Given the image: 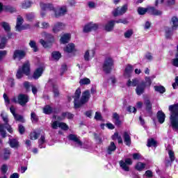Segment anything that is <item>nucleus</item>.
I'll list each match as a JSON object with an SVG mask.
<instances>
[{
	"label": "nucleus",
	"mask_w": 178,
	"mask_h": 178,
	"mask_svg": "<svg viewBox=\"0 0 178 178\" xmlns=\"http://www.w3.org/2000/svg\"><path fill=\"white\" fill-rule=\"evenodd\" d=\"M90 83H91V81L88 78H83L79 81L81 86H86L87 84H90Z\"/></svg>",
	"instance_id": "obj_50"
},
{
	"label": "nucleus",
	"mask_w": 178,
	"mask_h": 178,
	"mask_svg": "<svg viewBox=\"0 0 178 178\" xmlns=\"http://www.w3.org/2000/svg\"><path fill=\"white\" fill-rule=\"evenodd\" d=\"M52 10L56 17H60V16H65V15L67 13V7L66 6H63L57 8H53Z\"/></svg>",
	"instance_id": "obj_7"
},
{
	"label": "nucleus",
	"mask_w": 178,
	"mask_h": 178,
	"mask_svg": "<svg viewBox=\"0 0 178 178\" xmlns=\"http://www.w3.org/2000/svg\"><path fill=\"white\" fill-rule=\"evenodd\" d=\"M29 76L30 74V63L26 61L23 65L22 67H19L17 71L16 77L17 79H22L23 75Z\"/></svg>",
	"instance_id": "obj_4"
},
{
	"label": "nucleus",
	"mask_w": 178,
	"mask_h": 178,
	"mask_svg": "<svg viewBox=\"0 0 178 178\" xmlns=\"http://www.w3.org/2000/svg\"><path fill=\"white\" fill-rule=\"evenodd\" d=\"M4 11L8 12L9 13H16L17 12V10H16V8L13 6L5 5Z\"/></svg>",
	"instance_id": "obj_31"
},
{
	"label": "nucleus",
	"mask_w": 178,
	"mask_h": 178,
	"mask_svg": "<svg viewBox=\"0 0 178 178\" xmlns=\"http://www.w3.org/2000/svg\"><path fill=\"white\" fill-rule=\"evenodd\" d=\"M1 26L7 33H8V31H10V25H9L8 22H2Z\"/></svg>",
	"instance_id": "obj_51"
},
{
	"label": "nucleus",
	"mask_w": 178,
	"mask_h": 178,
	"mask_svg": "<svg viewBox=\"0 0 178 178\" xmlns=\"http://www.w3.org/2000/svg\"><path fill=\"white\" fill-rule=\"evenodd\" d=\"M145 87H150L151 84H152V81H151V77L149 76H146L145 78Z\"/></svg>",
	"instance_id": "obj_53"
},
{
	"label": "nucleus",
	"mask_w": 178,
	"mask_h": 178,
	"mask_svg": "<svg viewBox=\"0 0 178 178\" xmlns=\"http://www.w3.org/2000/svg\"><path fill=\"white\" fill-rule=\"evenodd\" d=\"M145 168V163L139 162L136 165V170L141 172V170H144Z\"/></svg>",
	"instance_id": "obj_41"
},
{
	"label": "nucleus",
	"mask_w": 178,
	"mask_h": 178,
	"mask_svg": "<svg viewBox=\"0 0 178 178\" xmlns=\"http://www.w3.org/2000/svg\"><path fill=\"white\" fill-rule=\"evenodd\" d=\"M34 17H35V15L34 14V13H30L29 14H26L27 20L31 21L33 20V19H34Z\"/></svg>",
	"instance_id": "obj_59"
},
{
	"label": "nucleus",
	"mask_w": 178,
	"mask_h": 178,
	"mask_svg": "<svg viewBox=\"0 0 178 178\" xmlns=\"http://www.w3.org/2000/svg\"><path fill=\"white\" fill-rule=\"evenodd\" d=\"M8 55L6 50L0 51V61L3 60V58Z\"/></svg>",
	"instance_id": "obj_58"
},
{
	"label": "nucleus",
	"mask_w": 178,
	"mask_h": 178,
	"mask_svg": "<svg viewBox=\"0 0 178 178\" xmlns=\"http://www.w3.org/2000/svg\"><path fill=\"white\" fill-rule=\"evenodd\" d=\"M165 38H170L173 34L172 29L169 27H165Z\"/></svg>",
	"instance_id": "obj_46"
},
{
	"label": "nucleus",
	"mask_w": 178,
	"mask_h": 178,
	"mask_svg": "<svg viewBox=\"0 0 178 178\" xmlns=\"http://www.w3.org/2000/svg\"><path fill=\"white\" fill-rule=\"evenodd\" d=\"M98 29V24L92 22L87 24L83 28V33H90V31Z\"/></svg>",
	"instance_id": "obj_15"
},
{
	"label": "nucleus",
	"mask_w": 178,
	"mask_h": 178,
	"mask_svg": "<svg viewBox=\"0 0 178 178\" xmlns=\"http://www.w3.org/2000/svg\"><path fill=\"white\" fill-rule=\"evenodd\" d=\"M113 120L116 126H120L122 121H120V117L117 113H113Z\"/></svg>",
	"instance_id": "obj_23"
},
{
	"label": "nucleus",
	"mask_w": 178,
	"mask_h": 178,
	"mask_svg": "<svg viewBox=\"0 0 178 178\" xmlns=\"http://www.w3.org/2000/svg\"><path fill=\"white\" fill-rule=\"evenodd\" d=\"M51 127H52V129H54L55 130H56V129H58V127H59L62 130H65V131L69 130V126H67V124H66V123L59 122L58 121H54L51 124Z\"/></svg>",
	"instance_id": "obj_12"
},
{
	"label": "nucleus",
	"mask_w": 178,
	"mask_h": 178,
	"mask_svg": "<svg viewBox=\"0 0 178 178\" xmlns=\"http://www.w3.org/2000/svg\"><path fill=\"white\" fill-rule=\"evenodd\" d=\"M132 35H133V29H129L124 34V37L125 38H130V37H131Z\"/></svg>",
	"instance_id": "obj_54"
},
{
	"label": "nucleus",
	"mask_w": 178,
	"mask_h": 178,
	"mask_svg": "<svg viewBox=\"0 0 178 178\" xmlns=\"http://www.w3.org/2000/svg\"><path fill=\"white\" fill-rule=\"evenodd\" d=\"M73 119V114L70 113H63L61 115V120H63V119Z\"/></svg>",
	"instance_id": "obj_45"
},
{
	"label": "nucleus",
	"mask_w": 178,
	"mask_h": 178,
	"mask_svg": "<svg viewBox=\"0 0 178 178\" xmlns=\"http://www.w3.org/2000/svg\"><path fill=\"white\" fill-rule=\"evenodd\" d=\"M95 55V51H94V49L87 50L84 54V59L85 60H90V59H92Z\"/></svg>",
	"instance_id": "obj_18"
},
{
	"label": "nucleus",
	"mask_w": 178,
	"mask_h": 178,
	"mask_svg": "<svg viewBox=\"0 0 178 178\" xmlns=\"http://www.w3.org/2000/svg\"><path fill=\"white\" fill-rule=\"evenodd\" d=\"M40 136V134L35 132V131H32L30 135H29V138L31 140H37V138H38V137Z\"/></svg>",
	"instance_id": "obj_47"
},
{
	"label": "nucleus",
	"mask_w": 178,
	"mask_h": 178,
	"mask_svg": "<svg viewBox=\"0 0 178 178\" xmlns=\"http://www.w3.org/2000/svg\"><path fill=\"white\" fill-rule=\"evenodd\" d=\"M42 72H44V69H42V67L36 69L33 73V78L35 79V80L40 79V77L42 76Z\"/></svg>",
	"instance_id": "obj_22"
},
{
	"label": "nucleus",
	"mask_w": 178,
	"mask_h": 178,
	"mask_svg": "<svg viewBox=\"0 0 178 178\" xmlns=\"http://www.w3.org/2000/svg\"><path fill=\"white\" fill-rule=\"evenodd\" d=\"M146 12H148V13H149V8H145L140 7L138 8V13L139 15H145Z\"/></svg>",
	"instance_id": "obj_43"
},
{
	"label": "nucleus",
	"mask_w": 178,
	"mask_h": 178,
	"mask_svg": "<svg viewBox=\"0 0 178 178\" xmlns=\"http://www.w3.org/2000/svg\"><path fill=\"white\" fill-rule=\"evenodd\" d=\"M68 140L70 141H73L75 143L76 147H80V148H84L83 147V142L80 140V138L77 136V135L70 134L68 136Z\"/></svg>",
	"instance_id": "obj_11"
},
{
	"label": "nucleus",
	"mask_w": 178,
	"mask_h": 178,
	"mask_svg": "<svg viewBox=\"0 0 178 178\" xmlns=\"http://www.w3.org/2000/svg\"><path fill=\"white\" fill-rule=\"evenodd\" d=\"M119 165L121 169L124 172L130 171V165H133V161L130 158H127L125 160H121L119 161Z\"/></svg>",
	"instance_id": "obj_6"
},
{
	"label": "nucleus",
	"mask_w": 178,
	"mask_h": 178,
	"mask_svg": "<svg viewBox=\"0 0 178 178\" xmlns=\"http://www.w3.org/2000/svg\"><path fill=\"white\" fill-rule=\"evenodd\" d=\"M53 92L54 94V97H59V90H58V86L53 85Z\"/></svg>",
	"instance_id": "obj_56"
},
{
	"label": "nucleus",
	"mask_w": 178,
	"mask_h": 178,
	"mask_svg": "<svg viewBox=\"0 0 178 178\" xmlns=\"http://www.w3.org/2000/svg\"><path fill=\"white\" fill-rule=\"evenodd\" d=\"M29 47L32 48L33 52H38V47L37 46V43L34 40H31L29 42Z\"/></svg>",
	"instance_id": "obj_38"
},
{
	"label": "nucleus",
	"mask_w": 178,
	"mask_h": 178,
	"mask_svg": "<svg viewBox=\"0 0 178 178\" xmlns=\"http://www.w3.org/2000/svg\"><path fill=\"white\" fill-rule=\"evenodd\" d=\"M29 95L24 94H19L17 96V98L14 97L13 99V102H15V104H19L21 106H24L26 105L27 102H29Z\"/></svg>",
	"instance_id": "obj_5"
},
{
	"label": "nucleus",
	"mask_w": 178,
	"mask_h": 178,
	"mask_svg": "<svg viewBox=\"0 0 178 178\" xmlns=\"http://www.w3.org/2000/svg\"><path fill=\"white\" fill-rule=\"evenodd\" d=\"M115 151H116V145H115V143L111 142L110 145L108 147L107 153L111 155V154Z\"/></svg>",
	"instance_id": "obj_33"
},
{
	"label": "nucleus",
	"mask_w": 178,
	"mask_h": 178,
	"mask_svg": "<svg viewBox=\"0 0 178 178\" xmlns=\"http://www.w3.org/2000/svg\"><path fill=\"white\" fill-rule=\"evenodd\" d=\"M51 56H52L53 59H54V60H59V59H60V57L62 56V55L58 51H54L51 54Z\"/></svg>",
	"instance_id": "obj_44"
},
{
	"label": "nucleus",
	"mask_w": 178,
	"mask_h": 178,
	"mask_svg": "<svg viewBox=\"0 0 178 178\" xmlns=\"http://www.w3.org/2000/svg\"><path fill=\"white\" fill-rule=\"evenodd\" d=\"M126 12H127V5H124L122 7L115 8L113 11V15L114 17H117V16H122V15H124Z\"/></svg>",
	"instance_id": "obj_10"
},
{
	"label": "nucleus",
	"mask_w": 178,
	"mask_h": 178,
	"mask_svg": "<svg viewBox=\"0 0 178 178\" xmlns=\"http://www.w3.org/2000/svg\"><path fill=\"white\" fill-rule=\"evenodd\" d=\"M81 95V90L80 89H77L75 92V94L73 97L74 98V108L77 109L78 108H80L81 105H84V104L88 102V100L90 99V91L86 90L83 92L82 97L80 99V95Z\"/></svg>",
	"instance_id": "obj_1"
},
{
	"label": "nucleus",
	"mask_w": 178,
	"mask_h": 178,
	"mask_svg": "<svg viewBox=\"0 0 178 178\" xmlns=\"http://www.w3.org/2000/svg\"><path fill=\"white\" fill-rule=\"evenodd\" d=\"M133 72V66L131 65H128L124 70V76L126 77V79H128L131 76V73Z\"/></svg>",
	"instance_id": "obj_20"
},
{
	"label": "nucleus",
	"mask_w": 178,
	"mask_h": 178,
	"mask_svg": "<svg viewBox=\"0 0 178 178\" xmlns=\"http://www.w3.org/2000/svg\"><path fill=\"white\" fill-rule=\"evenodd\" d=\"M115 22L113 20L109 21L106 25H105V30L106 31H112L113 30V27H115Z\"/></svg>",
	"instance_id": "obj_26"
},
{
	"label": "nucleus",
	"mask_w": 178,
	"mask_h": 178,
	"mask_svg": "<svg viewBox=\"0 0 178 178\" xmlns=\"http://www.w3.org/2000/svg\"><path fill=\"white\" fill-rule=\"evenodd\" d=\"M170 124L175 131H178V104L169 106Z\"/></svg>",
	"instance_id": "obj_2"
},
{
	"label": "nucleus",
	"mask_w": 178,
	"mask_h": 178,
	"mask_svg": "<svg viewBox=\"0 0 178 178\" xmlns=\"http://www.w3.org/2000/svg\"><path fill=\"white\" fill-rule=\"evenodd\" d=\"M6 42H8V39L6 37H3L0 42V49H3L6 47Z\"/></svg>",
	"instance_id": "obj_48"
},
{
	"label": "nucleus",
	"mask_w": 178,
	"mask_h": 178,
	"mask_svg": "<svg viewBox=\"0 0 178 178\" xmlns=\"http://www.w3.org/2000/svg\"><path fill=\"white\" fill-rule=\"evenodd\" d=\"M65 24L62 22H56L53 27H52V31L53 33H55V34L59 33V31H62V30H65Z\"/></svg>",
	"instance_id": "obj_14"
},
{
	"label": "nucleus",
	"mask_w": 178,
	"mask_h": 178,
	"mask_svg": "<svg viewBox=\"0 0 178 178\" xmlns=\"http://www.w3.org/2000/svg\"><path fill=\"white\" fill-rule=\"evenodd\" d=\"M41 29H49V23L47 22H43L41 23Z\"/></svg>",
	"instance_id": "obj_64"
},
{
	"label": "nucleus",
	"mask_w": 178,
	"mask_h": 178,
	"mask_svg": "<svg viewBox=\"0 0 178 178\" xmlns=\"http://www.w3.org/2000/svg\"><path fill=\"white\" fill-rule=\"evenodd\" d=\"M23 24V17L19 16L17 17V24L15 26L17 31H22V30H26V29H30V24H25L24 26H22Z\"/></svg>",
	"instance_id": "obj_9"
},
{
	"label": "nucleus",
	"mask_w": 178,
	"mask_h": 178,
	"mask_svg": "<svg viewBox=\"0 0 178 178\" xmlns=\"http://www.w3.org/2000/svg\"><path fill=\"white\" fill-rule=\"evenodd\" d=\"M170 24L172 30H177L178 29V18L177 17H172L171 18Z\"/></svg>",
	"instance_id": "obj_25"
},
{
	"label": "nucleus",
	"mask_w": 178,
	"mask_h": 178,
	"mask_svg": "<svg viewBox=\"0 0 178 178\" xmlns=\"http://www.w3.org/2000/svg\"><path fill=\"white\" fill-rule=\"evenodd\" d=\"M153 176H154V173H152V171L147 170L145 172V174L143 175V177L144 178H145V177L151 178V177H153Z\"/></svg>",
	"instance_id": "obj_57"
},
{
	"label": "nucleus",
	"mask_w": 178,
	"mask_h": 178,
	"mask_svg": "<svg viewBox=\"0 0 178 178\" xmlns=\"http://www.w3.org/2000/svg\"><path fill=\"white\" fill-rule=\"evenodd\" d=\"M148 147H156V141L154 140V138L149 139L147 140V145Z\"/></svg>",
	"instance_id": "obj_52"
},
{
	"label": "nucleus",
	"mask_w": 178,
	"mask_h": 178,
	"mask_svg": "<svg viewBox=\"0 0 178 178\" xmlns=\"http://www.w3.org/2000/svg\"><path fill=\"white\" fill-rule=\"evenodd\" d=\"M145 82L144 81L138 84L136 88V92L137 95H142V94H144V91H145Z\"/></svg>",
	"instance_id": "obj_16"
},
{
	"label": "nucleus",
	"mask_w": 178,
	"mask_h": 178,
	"mask_svg": "<svg viewBox=\"0 0 178 178\" xmlns=\"http://www.w3.org/2000/svg\"><path fill=\"white\" fill-rule=\"evenodd\" d=\"M26 56V51L20 49H17L13 52V59L18 60H22Z\"/></svg>",
	"instance_id": "obj_13"
},
{
	"label": "nucleus",
	"mask_w": 178,
	"mask_h": 178,
	"mask_svg": "<svg viewBox=\"0 0 178 178\" xmlns=\"http://www.w3.org/2000/svg\"><path fill=\"white\" fill-rule=\"evenodd\" d=\"M145 105L146 106V111L151 115L152 113V104H151V102L148 99L145 101Z\"/></svg>",
	"instance_id": "obj_32"
},
{
	"label": "nucleus",
	"mask_w": 178,
	"mask_h": 178,
	"mask_svg": "<svg viewBox=\"0 0 178 178\" xmlns=\"http://www.w3.org/2000/svg\"><path fill=\"white\" fill-rule=\"evenodd\" d=\"M45 143V136L42 135L40 139L38 140L39 148H45V146L44 145Z\"/></svg>",
	"instance_id": "obj_36"
},
{
	"label": "nucleus",
	"mask_w": 178,
	"mask_h": 178,
	"mask_svg": "<svg viewBox=\"0 0 178 178\" xmlns=\"http://www.w3.org/2000/svg\"><path fill=\"white\" fill-rule=\"evenodd\" d=\"M115 23L119 24L122 23V24H127L129 22L127 19H120L118 20L115 21Z\"/></svg>",
	"instance_id": "obj_60"
},
{
	"label": "nucleus",
	"mask_w": 178,
	"mask_h": 178,
	"mask_svg": "<svg viewBox=\"0 0 178 178\" xmlns=\"http://www.w3.org/2000/svg\"><path fill=\"white\" fill-rule=\"evenodd\" d=\"M168 155H169V159L165 160V165L166 166H170L172 165V162L175 161V152L172 150L168 151Z\"/></svg>",
	"instance_id": "obj_17"
},
{
	"label": "nucleus",
	"mask_w": 178,
	"mask_h": 178,
	"mask_svg": "<svg viewBox=\"0 0 178 178\" xmlns=\"http://www.w3.org/2000/svg\"><path fill=\"white\" fill-rule=\"evenodd\" d=\"M1 118L5 124H0V134L3 138H5V137H6V131H5V129L8 130V133H13V129L8 124L9 120L8 119V115L1 114Z\"/></svg>",
	"instance_id": "obj_3"
},
{
	"label": "nucleus",
	"mask_w": 178,
	"mask_h": 178,
	"mask_svg": "<svg viewBox=\"0 0 178 178\" xmlns=\"http://www.w3.org/2000/svg\"><path fill=\"white\" fill-rule=\"evenodd\" d=\"M7 172H8V165L3 164L1 166V172L3 173V175H5Z\"/></svg>",
	"instance_id": "obj_61"
},
{
	"label": "nucleus",
	"mask_w": 178,
	"mask_h": 178,
	"mask_svg": "<svg viewBox=\"0 0 178 178\" xmlns=\"http://www.w3.org/2000/svg\"><path fill=\"white\" fill-rule=\"evenodd\" d=\"M171 63L175 67H178V46H177V52L175 54V58L172 59Z\"/></svg>",
	"instance_id": "obj_42"
},
{
	"label": "nucleus",
	"mask_w": 178,
	"mask_h": 178,
	"mask_svg": "<svg viewBox=\"0 0 178 178\" xmlns=\"http://www.w3.org/2000/svg\"><path fill=\"white\" fill-rule=\"evenodd\" d=\"M13 117L15 118V120L17 122H24V118H23V116H22L21 115L16 113L15 115H13Z\"/></svg>",
	"instance_id": "obj_55"
},
{
	"label": "nucleus",
	"mask_w": 178,
	"mask_h": 178,
	"mask_svg": "<svg viewBox=\"0 0 178 178\" xmlns=\"http://www.w3.org/2000/svg\"><path fill=\"white\" fill-rule=\"evenodd\" d=\"M145 58L147 60H152V59H154V56H152V54H151V53H147L145 56Z\"/></svg>",
	"instance_id": "obj_63"
},
{
	"label": "nucleus",
	"mask_w": 178,
	"mask_h": 178,
	"mask_svg": "<svg viewBox=\"0 0 178 178\" xmlns=\"http://www.w3.org/2000/svg\"><path fill=\"white\" fill-rule=\"evenodd\" d=\"M154 90L157 92H160V94H163L166 90L165 89V87L162 86H154Z\"/></svg>",
	"instance_id": "obj_40"
},
{
	"label": "nucleus",
	"mask_w": 178,
	"mask_h": 178,
	"mask_svg": "<svg viewBox=\"0 0 178 178\" xmlns=\"http://www.w3.org/2000/svg\"><path fill=\"white\" fill-rule=\"evenodd\" d=\"M43 112L46 115H49L54 112V110L52 109V107H51L49 105H47L43 108Z\"/></svg>",
	"instance_id": "obj_39"
},
{
	"label": "nucleus",
	"mask_w": 178,
	"mask_h": 178,
	"mask_svg": "<svg viewBox=\"0 0 178 178\" xmlns=\"http://www.w3.org/2000/svg\"><path fill=\"white\" fill-rule=\"evenodd\" d=\"M71 38L72 36L70 33H65L61 36L60 42H61V44H67V42L70 41Z\"/></svg>",
	"instance_id": "obj_21"
},
{
	"label": "nucleus",
	"mask_w": 178,
	"mask_h": 178,
	"mask_svg": "<svg viewBox=\"0 0 178 178\" xmlns=\"http://www.w3.org/2000/svg\"><path fill=\"white\" fill-rule=\"evenodd\" d=\"M165 118H166V115L163 113V112L159 111L157 113V119H158L159 123H161V124H162V123H163L165 122Z\"/></svg>",
	"instance_id": "obj_30"
},
{
	"label": "nucleus",
	"mask_w": 178,
	"mask_h": 178,
	"mask_svg": "<svg viewBox=\"0 0 178 178\" xmlns=\"http://www.w3.org/2000/svg\"><path fill=\"white\" fill-rule=\"evenodd\" d=\"M64 51H65V52H68V54L73 52V51H74V44H68L67 47L64 49Z\"/></svg>",
	"instance_id": "obj_37"
},
{
	"label": "nucleus",
	"mask_w": 178,
	"mask_h": 178,
	"mask_svg": "<svg viewBox=\"0 0 178 178\" xmlns=\"http://www.w3.org/2000/svg\"><path fill=\"white\" fill-rule=\"evenodd\" d=\"M10 149L6 148L3 150L2 157L5 161H8L10 158Z\"/></svg>",
	"instance_id": "obj_27"
},
{
	"label": "nucleus",
	"mask_w": 178,
	"mask_h": 178,
	"mask_svg": "<svg viewBox=\"0 0 178 178\" xmlns=\"http://www.w3.org/2000/svg\"><path fill=\"white\" fill-rule=\"evenodd\" d=\"M41 35L44 40H47V41H49V42H51V41H54V35H52L51 33H48L47 32H42L41 33Z\"/></svg>",
	"instance_id": "obj_29"
},
{
	"label": "nucleus",
	"mask_w": 178,
	"mask_h": 178,
	"mask_svg": "<svg viewBox=\"0 0 178 178\" xmlns=\"http://www.w3.org/2000/svg\"><path fill=\"white\" fill-rule=\"evenodd\" d=\"M113 120L116 126H120L122 121H120V117L117 113H113Z\"/></svg>",
	"instance_id": "obj_24"
},
{
	"label": "nucleus",
	"mask_w": 178,
	"mask_h": 178,
	"mask_svg": "<svg viewBox=\"0 0 178 178\" xmlns=\"http://www.w3.org/2000/svg\"><path fill=\"white\" fill-rule=\"evenodd\" d=\"M31 120L33 122V123H37L38 122V116L35 113L32 112L31 113Z\"/></svg>",
	"instance_id": "obj_49"
},
{
	"label": "nucleus",
	"mask_w": 178,
	"mask_h": 178,
	"mask_svg": "<svg viewBox=\"0 0 178 178\" xmlns=\"http://www.w3.org/2000/svg\"><path fill=\"white\" fill-rule=\"evenodd\" d=\"M9 144L11 148H19V141L16 139H9Z\"/></svg>",
	"instance_id": "obj_34"
},
{
	"label": "nucleus",
	"mask_w": 178,
	"mask_h": 178,
	"mask_svg": "<svg viewBox=\"0 0 178 178\" xmlns=\"http://www.w3.org/2000/svg\"><path fill=\"white\" fill-rule=\"evenodd\" d=\"M31 5H33L31 1H25L21 3V7L22 9H29V8H31Z\"/></svg>",
	"instance_id": "obj_35"
},
{
	"label": "nucleus",
	"mask_w": 178,
	"mask_h": 178,
	"mask_svg": "<svg viewBox=\"0 0 178 178\" xmlns=\"http://www.w3.org/2000/svg\"><path fill=\"white\" fill-rule=\"evenodd\" d=\"M113 67V60L111 58H106L104 63L103 64V70L105 73H111Z\"/></svg>",
	"instance_id": "obj_8"
},
{
	"label": "nucleus",
	"mask_w": 178,
	"mask_h": 178,
	"mask_svg": "<svg viewBox=\"0 0 178 178\" xmlns=\"http://www.w3.org/2000/svg\"><path fill=\"white\" fill-rule=\"evenodd\" d=\"M95 119V120H102V115H101V113L96 112Z\"/></svg>",
	"instance_id": "obj_62"
},
{
	"label": "nucleus",
	"mask_w": 178,
	"mask_h": 178,
	"mask_svg": "<svg viewBox=\"0 0 178 178\" xmlns=\"http://www.w3.org/2000/svg\"><path fill=\"white\" fill-rule=\"evenodd\" d=\"M149 13H150V15H154V16H161V15H162V11L155 9L154 7H149Z\"/></svg>",
	"instance_id": "obj_28"
},
{
	"label": "nucleus",
	"mask_w": 178,
	"mask_h": 178,
	"mask_svg": "<svg viewBox=\"0 0 178 178\" xmlns=\"http://www.w3.org/2000/svg\"><path fill=\"white\" fill-rule=\"evenodd\" d=\"M124 143H125L126 145L130 147L131 145V138L130 137V134L129 132L124 131L123 134Z\"/></svg>",
	"instance_id": "obj_19"
}]
</instances>
